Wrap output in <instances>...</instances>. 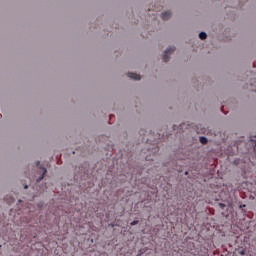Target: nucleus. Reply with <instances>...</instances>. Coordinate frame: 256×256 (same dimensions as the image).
I'll list each match as a JSON object with an SVG mask.
<instances>
[{
    "instance_id": "6e6552de",
    "label": "nucleus",
    "mask_w": 256,
    "mask_h": 256,
    "mask_svg": "<svg viewBox=\"0 0 256 256\" xmlns=\"http://www.w3.org/2000/svg\"><path fill=\"white\" fill-rule=\"evenodd\" d=\"M138 223H139V221L134 220V221H132V222L130 223V225L135 226V225H137Z\"/></svg>"
},
{
    "instance_id": "7ed1b4c3",
    "label": "nucleus",
    "mask_w": 256,
    "mask_h": 256,
    "mask_svg": "<svg viewBox=\"0 0 256 256\" xmlns=\"http://www.w3.org/2000/svg\"><path fill=\"white\" fill-rule=\"evenodd\" d=\"M163 21H167L171 17V12L170 11H165L161 15Z\"/></svg>"
},
{
    "instance_id": "20e7f679",
    "label": "nucleus",
    "mask_w": 256,
    "mask_h": 256,
    "mask_svg": "<svg viewBox=\"0 0 256 256\" xmlns=\"http://www.w3.org/2000/svg\"><path fill=\"white\" fill-rule=\"evenodd\" d=\"M41 170H42V175H41V177H39V178L36 180L37 183L43 181V179L45 178V175H46V173H47V169H46V168H41Z\"/></svg>"
},
{
    "instance_id": "39448f33",
    "label": "nucleus",
    "mask_w": 256,
    "mask_h": 256,
    "mask_svg": "<svg viewBox=\"0 0 256 256\" xmlns=\"http://www.w3.org/2000/svg\"><path fill=\"white\" fill-rule=\"evenodd\" d=\"M199 39H201L202 41L205 40V39H207V33L201 32V33L199 34Z\"/></svg>"
},
{
    "instance_id": "f257e3e1",
    "label": "nucleus",
    "mask_w": 256,
    "mask_h": 256,
    "mask_svg": "<svg viewBox=\"0 0 256 256\" xmlns=\"http://www.w3.org/2000/svg\"><path fill=\"white\" fill-rule=\"evenodd\" d=\"M174 51H175V47H169L168 49H166L163 56L164 63H168L169 55H171V53H173Z\"/></svg>"
},
{
    "instance_id": "ddd939ff",
    "label": "nucleus",
    "mask_w": 256,
    "mask_h": 256,
    "mask_svg": "<svg viewBox=\"0 0 256 256\" xmlns=\"http://www.w3.org/2000/svg\"><path fill=\"white\" fill-rule=\"evenodd\" d=\"M220 206L225 207V205H224V204H220Z\"/></svg>"
},
{
    "instance_id": "1a4fd4ad",
    "label": "nucleus",
    "mask_w": 256,
    "mask_h": 256,
    "mask_svg": "<svg viewBox=\"0 0 256 256\" xmlns=\"http://www.w3.org/2000/svg\"><path fill=\"white\" fill-rule=\"evenodd\" d=\"M39 163H40L39 161H38V162H36V167H39Z\"/></svg>"
},
{
    "instance_id": "f03ea898",
    "label": "nucleus",
    "mask_w": 256,
    "mask_h": 256,
    "mask_svg": "<svg viewBox=\"0 0 256 256\" xmlns=\"http://www.w3.org/2000/svg\"><path fill=\"white\" fill-rule=\"evenodd\" d=\"M128 77L130 79H134V81H140L141 80V75L137 74V73H128Z\"/></svg>"
},
{
    "instance_id": "9b49d317",
    "label": "nucleus",
    "mask_w": 256,
    "mask_h": 256,
    "mask_svg": "<svg viewBox=\"0 0 256 256\" xmlns=\"http://www.w3.org/2000/svg\"><path fill=\"white\" fill-rule=\"evenodd\" d=\"M240 254H241V255H245V251H242Z\"/></svg>"
},
{
    "instance_id": "423d86ee",
    "label": "nucleus",
    "mask_w": 256,
    "mask_h": 256,
    "mask_svg": "<svg viewBox=\"0 0 256 256\" xmlns=\"http://www.w3.org/2000/svg\"><path fill=\"white\" fill-rule=\"evenodd\" d=\"M200 143H202V145H207V138L206 137H200Z\"/></svg>"
},
{
    "instance_id": "f8f14e48",
    "label": "nucleus",
    "mask_w": 256,
    "mask_h": 256,
    "mask_svg": "<svg viewBox=\"0 0 256 256\" xmlns=\"http://www.w3.org/2000/svg\"><path fill=\"white\" fill-rule=\"evenodd\" d=\"M185 175H189V172L186 171V172H185Z\"/></svg>"
},
{
    "instance_id": "0eeeda50",
    "label": "nucleus",
    "mask_w": 256,
    "mask_h": 256,
    "mask_svg": "<svg viewBox=\"0 0 256 256\" xmlns=\"http://www.w3.org/2000/svg\"><path fill=\"white\" fill-rule=\"evenodd\" d=\"M5 201H7V203H14L15 198H13V197H10V199L5 198Z\"/></svg>"
},
{
    "instance_id": "9d476101",
    "label": "nucleus",
    "mask_w": 256,
    "mask_h": 256,
    "mask_svg": "<svg viewBox=\"0 0 256 256\" xmlns=\"http://www.w3.org/2000/svg\"><path fill=\"white\" fill-rule=\"evenodd\" d=\"M28 188H29V186H27V185L24 186V189H28Z\"/></svg>"
}]
</instances>
